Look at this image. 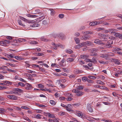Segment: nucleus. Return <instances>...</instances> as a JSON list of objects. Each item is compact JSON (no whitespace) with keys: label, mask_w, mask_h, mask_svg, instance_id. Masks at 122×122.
I'll return each instance as SVG.
<instances>
[{"label":"nucleus","mask_w":122,"mask_h":122,"mask_svg":"<svg viewBox=\"0 0 122 122\" xmlns=\"http://www.w3.org/2000/svg\"><path fill=\"white\" fill-rule=\"evenodd\" d=\"M83 67L85 68V69L86 70H88V69L92 70L93 69V67H89L87 65H83Z\"/></svg>","instance_id":"17"},{"label":"nucleus","mask_w":122,"mask_h":122,"mask_svg":"<svg viewBox=\"0 0 122 122\" xmlns=\"http://www.w3.org/2000/svg\"><path fill=\"white\" fill-rule=\"evenodd\" d=\"M98 22L97 21H94L90 23L89 25L91 26H94L97 24Z\"/></svg>","instance_id":"22"},{"label":"nucleus","mask_w":122,"mask_h":122,"mask_svg":"<svg viewBox=\"0 0 122 122\" xmlns=\"http://www.w3.org/2000/svg\"><path fill=\"white\" fill-rule=\"evenodd\" d=\"M66 53L69 54L72 53L73 52V51L71 50L70 49H66Z\"/></svg>","instance_id":"31"},{"label":"nucleus","mask_w":122,"mask_h":122,"mask_svg":"<svg viewBox=\"0 0 122 122\" xmlns=\"http://www.w3.org/2000/svg\"><path fill=\"white\" fill-rule=\"evenodd\" d=\"M114 50L115 51H120L121 50V49L120 48H119L118 47H115L113 48Z\"/></svg>","instance_id":"44"},{"label":"nucleus","mask_w":122,"mask_h":122,"mask_svg":"<svg viewBox=\"0 0 122 122\" xmlns=\"http://www.w3.org/2000/svg\"><path fill=\"white\" fill-rule=\"evenodd\" d=\"M64 17V15L63 14H61L59 15V17L61 18H63Z\"/></svg>","instance_id":"51"},{"label":"nucleus","mask_w":122,"mask_h":122,"mask_svg":"<svg viewBox=\"0 0 122 122\" xmlns=\"http://www.w3.org/2000/svg\"><path fill=\"white\" fill-rule=\"evenodd\" d=\"M113 43V41L112 40L108 41L106 44L105 47L107 48H111L112 46L111 45Z\"/></svg>","instance_id":"3"},{"label":"nucleus","mask_w":122,"mask_h":122,"mask_svg":"<svg viewBox=\"0 0 122 122\" xmlns=\"http://www.w3.org/2000/svg\"><path fill=\"white\" fill-rule=\"evenodd\" d=\"M8 64L9 65L11 66L15 67V65L14 64L10 63H8Z\"/></svg>","instance_id":"60"},{"label":"nucleus","mask_w":122,"mask_h":122,"mask_svg":"<svg viewBox=\"0 0 122 122\" xmlns=\"http://www.w3.org/2000/svg\"><path fill=\"white\" fill-rule=\"evenodd\" d=\"M41 39L42 41H48V40L47 39L44 37H42L41 38Z\"/></svg>","instance_id":"36"},{"label":"nucleus","mask_w":122,"mask_h":122,"mask_svg":"<svg viewBox=\"0 0 122 122\" xmlns=\"http://www.w3.org/2000/svg\"><path fill=\"white\" fill-rule=\"evenodd\" d=\"M66 113L64 112H59V114L60 116H63L66 114Z\"/></svg>","instance_id":"38"},{"label":"nucleus","mask_w":122,"mask_h":122,"mask_svg":"<svg viewBox=\"0 0 122 122\" xmlns=\"http://www.w3.org/2000/svg\"><path fill=\"white\" fill-rule=\"evenodd\" d=\"M74 40L77 44H78L80 42V41L79 38L77 37H75Z\"/></svg>","instance_id":"29"},{"label":"nucleus","mask_w":122,"mask_h":122,"mask_svg":"<svg viewBox=\"0 0 122 122\" xmlns=\"http://www.w3.org/2000/svg\"><path fill=\"white\" fill-rule=\"evenodd\" d=\"M83 89V87L82 86H80L77 87L76 89L72 90V92H75L76 91V90H80Z\"/></svg>","instance_id":"14"},{"label":"nucleus","mask_w":122,"mask_h":122,"mask_svg":"<svg viewBox=\"0 0 122 122\" xmlns=\"http://www.w3.org/2000/svg\"><path fill=\"white\" fill-rule=\"evenodd\" d=\"M98 87L100 89H104L106 90H107V87L104 86H101L99 85L98 86Z\"/></svg>","instance_id":"25"},{"label":"nucleus","mask_w":122,"mask_h":122,"mask_svg":"<svg viewBox=\"0 0 122 122\" xmlns=\"http://www.w3.org/2000/svg\"><path fill=\"white\" fill-rule=\"evenodd\" d=\"M87 45L89 46H92L93 45L92 42L89 41H87Z\"/></svg>","instance_id":"37"},{"label":"nucleus","mask_w":122,"mask_h":122,"mask_svg":"<svg viewBox=\"0 0 122 122\" xmlns=\"http://www.w3.org/2000/svg\"><path fill=\"white\" fill-rule=\"evenodd\" d=\"M20 19L22 20H24L25 21H26L27 20L24 17H20Z\"/></svg>","instance_id":"59"},{"label":"nucleus","mask_w":122,"mask_h":122,"mask_svg":"<svg viewBox=\"0 0 122 122\" xmlns=\"http://www.w3.org/2000/svg\"><path fill=\"white\" fill-rule=\"evenodd\" d=\"M18 84L21 86H25V85L23 83H22V82H19L18 83Z\"/></svg>","instance_id":"50"},{"label":"nucleus","mask_w":122,"mask_h":122,"mask_svg":"<svg viewBox=\"0 0 122 122\" xmlns=\"http://www.w3.org/2000/svg\"><path fill=\"white\" fill-rule=\"evenodd\" d=\"M52 45L54 46L55 47H53L52 48V49L55 50H56L57 49V46H60L61 45L60 44H57L54 43H52Z\"/></svg>","instance_id":"11"},{"label":"nucleus","mask_w":122,"mask_h":122,"mask_svg":"<svg viewBox=\"0 0 122 122\" xmlns=\"http://www.w3.org/2000/svg\"><path fill=\"white\" fill-rule=\"evenodd\" d=\"M96 83L97 84H101L102 85H104L105 84V83H104L100 80H96Z\"/></svg>","instance_id":"18"},{"label":"nucleus","mask_w":122,"mask_h":122,"mask_svg":"<svg viewBox=\"0 0 122 122\" xmlns=\"http://www.w3.org/2000/svg\"><path fill=\"white\" fill-rule=\"evenodd\" d=\"M67 107H66V110H67V111L70 112L72 110L70 108H69L71 106V104H67Z\"/></svg>","instance_id":"20"},{"label":"nucleus","mask_w":122,"mask_h":122,"mask_svg":"<svg viewBox=\"0 0 122 122\" xmlns=\"http://www.w3.org/2000/svg\"><path fill=\"white\" fill-rule=\"evenodd\" d=\"M42 116V115L39 114H38L35 116V118L37 119H40L41 118V117Z\"/></svg>","instance_id":"34"},{"label":"nucleus","mask_w":122,"mask_h":122,"mask_svg":"<svg viewBox=\"0 0 122 122\" xmlns=\"http://www.w3.org/2000/svg\"><path fill=\"white\" fill-rule=\"evenodd\" d=\"M7 71H9L10 72H12L13 73H15V71L14 70H12L11 69H7Z\"/></svg>","instance_id":"47"},{"label":"nucleus","mask_w":122,"mask_h":122,"mask_svg":"<svg viewBox=\"0 0 122 122\" xmlns=\"http://www.w3.org/2000/svg\"><path fill=\"white\" fill-rule=\"evenodd\" d=\"M72 98L71 97H68L66 98V100L68 101H71L72 100Z\"/></svg>","instance_id":"64"},{"label":"nucleus","mask_w":122,"mask_h":122,"mask_svg":"<svg viewBox=\"0 0 122 122\" xmlns=\"http://www.w3.org/2000/svg\"><path fill=\"white\" fill-rule=\"evenodd\" d=\"M36 12L37 13H39V14H40L41 15H42V13L41 12H40V10H36Z\"/></svg>","instance_id":"55"},{"label":"nucleus","mask_w":122,"mask_h":122,"mask_svg":"<svg viewBox=\"0 0 122 122\" xmlns=\"http://www.w3.org/2000/svg\"><path fill=\"white\" fill-rule=\"evenodd\" d=\"M115 36L118 37L120 39H122V33H117L115 34Z\"/></svg>","instance_id":"15"},{"label":"nucleus","mask_w":122,"mask_h":122,"mask_svg":"<svg viewBox=\"0 0 122 122\" xmlns=\"http://www.w3.org/2000/svg\"><path fill=\"white\" fill-rule=\"evenodd\" d=\"M45 17V15H43L40 17L38 18V20L39 21H41L42 20L44 19Z\"/></svg>","instance_id":"27"},{"label":"nucleus","mask_w":122,"mask_h":122,"mask_svg":"<svg viewBox=\"0 0 122 122\" xmlns=\"http://www.w3.org/2000/svg\"><path fill=\"white\" fill-rule=\"evenodd\" d=\"M30 43L33 44H36L37 43V42L36 41H31Z\"/></svg>","instance_id":"62"},{"label":"nucleus","mask_w":122,"mask_h":122,"mask_svg":"<svg viewBox=\"0 0 122 122\" xmlns=\"http://www.w3.org/2000/svg\"><path fill=\"white\" fill-rule=\"evenodd\" d=\"M19 24L21 25L22 27L25 26V25L23 24L22 23L21 21L20 20H19L18 21Z\"/></svg>","instance_id":"39"},{"label":"nucleus","mask_w":122,"mask_h":122,"mask_svg":"<svg viewBox=\"0 0 122 122\" xmlns=\"http://www.w3.org/2000/svg\"><path fill=\"white\" fill-rule=\"evenodd\" d=\"M81 72V71L77 69H75L74 71V72L75 74L80 73Z\"/></svg>","instance_id":"24"},{"label":"nucleus","mask_w":122,"mask_h":122,"mask_svg":"<svg viewBox=\"0 0 122 122\" xmlns=\"http://www.w3.org/2000/svg\"><path fill=\"white\" fill-rule=\"evenodd\" d=\"M38 88H43L44 87V86L41 84H39L38 85Z\"/></svg>","instance_id":"49"},{"label":"nucleus","mask_w":122,"mask_h":122,"mask_svg":"<svg viewBox=\"0 0 122 122\" xmlns=\"http://www.w3.org/2000/svg\"><path fill=\"white\" fill-rule=\"evenodd\" d=\"M89 57V55L87 54H83L81 55L80 56V58L82 59H84Z\"/></svg>","instance_id":"16"},{"label":"nucleus","mask_w":122,"mask_h":122,"mask_svg":"<svg viewBox=\"0 0 122 122\" xmlns=\"http://www.w3.org/2000/svg\"><path fill=\"white\" fill-rule=\"evenodd\" d=\"M89 78L90 79L93 80H95L97 78L95 76H89Z\"/></svg>","instance_id":"42"},{"label":"nucleus","mask_w":122,"mask_h":122,"mask_svg":"<svg viewBox=\"0 0 122 122\" xmlns=\"http://www.w3.org/2000/svg\"><path fill=\"white\" fill-rule=\"evenodd\" d=\"M90 36L89 35H85L82 36L81 38V40H87L90 38Z\"/></svg>","instance_id":"10"},{"label":"nucleus","mask_w":122,"mask_h":122,"mask_svg":"<svg viewBox=\"0 0 122 122\" xmlns=\"http://www.w3.org/2000/svg\"><path fill=\"white\" fill-rule=\"evenodd\" d=\"M75 47L76 49H79L81 48L79 44L76 46Z\"/></svg>","instance_id":"61"},{"label":"nucleus","mask_w":122,"mask_h":122,"mask_svg":"<svg viewBox=\"0 0 122 122\" xmlns=\"http://www.w3.org/2000/svg\"><path fill=\"white\" fill-rule=\"evenodd\" d=\"M10 43V41L7 40H4L3 41H0V45L7 46Z\"/></svg>","instance_id":"2"},{"label":"nucleus","mask_w":122,"mask_h":122,"mask_svg":"<svg viewBox=\"0 0 122 122\" xmlns=\"http://www.w3.org/2000/svg\"><path fill=\"white\" fill-rule=\"evenodd\" d=\"M73 92L76 93V95L78 96H81L83 95V92L81 91L80 90H76V91Z\"/></svg>","instance_id":"5"},{"label":"nucleus","mask_w":122,"mask_h":122,"mask_svg":"<svg viewBox=\"0 0 122 122\" xmlns=\"http://www.w3.org/2000/svg\"><path fill=\"white\" fill-rule=\"evenodd\" d=\"M76 115L79 117H80L82 116V114L80 112H78L76 113Z\"/></svg>","instance_id":"40"},{"label":"nucleus","mask_w":122,"mask_h":122,"mask_svg":"<svg viewBox=\"0 0 122 122\" xmlns=\"http://www.w3.org/2000/svg\"><path fill=\"white\" fill-rule=\"evenodd\" d=\"M40 90L43 91H50V90H49V89L46 88H45L44 89H40Z\"/></svg>","instance_id":"43"},{"label":"nucleus","mask_w":122,"mask_h":122,"mask_svg":"<svg viewBox=\"0 0 122 122\" xmlns=\"http://www.w3.org/2000/svg\"><path fill=\"white\" fill-rule=\"evenodd\" d=\"M111 61L116 64L119 65L120 64L119 61L117 59H112Z\"/></svg>","instance_id":"9"},{"label":"nucleus","mask_w":122,"mask_h":122,"mask_svg":"<svg viewBox=\"0 0 122 122\" xmlns=\"http://www.w3.org/2000/svg\"><path fill=\"white\" fill-rule=\"evenodd\" d=\"M85 29V27L84 26H81L79 28V30H84Z\"/></svg>","instance_id":"52"},{"label":"nucleus","mask_w":122,"mask_h":122,"mask_svg":"<svg viewBox=\"0 0 122 122\" xmlns=\"http://www.w3.org/2000/svg\"><path fill=\"white\" fill-rule=\"evenodd\" d=\"M7 88V87L6 86H0V90H3Z\"/></svg>","instance_id":"58"},{"label":"nucleus","mask_w":122,"mask_h":122,"mask_svg":"<svg viewBox=\"0 0 122 122\" xmlns=\"http://www.w3.org/2000/svg\"><path fill=\"white\" fill-rule=\"evenodd\" d=\"M86 62H90L92 63V59H86Z\"/></svg>","instance_id":"57"},{"label":"nucleus","mask_w":122,"mask_h":122,"mask_svg":"<svg viewBox=\"0 0 122 122\" xmlns=\"http://www.w3.org/2000/svg\"><path fill=\"white\" fill-rule=\"evenodd\" d=\"M14 58L18 60H21V58L19 56H14Z\"/></svg>","instance_id":"45"},{"label":"nucleus","mask_w":122,"mask_h":122,"mask_svg":"<svg viewBox=\"0 0 122 122\" xmlns=\"http://www.w3.org/2000/svg\"><path fill=\"white\" fill-rule=\"evenodd\" d=\"M87 81L88 83H93V81L91 79H87Z\"/></svg>","instance_id":"53"},{"label":"nucleus","mask_w":122,"mask_h":122,"mask_svg":"<svg viewBox=\"0 0 122 122\" xmlns=\"http://www.w3.org/2000/svg\"><path fill=\"white\" fill-rule=\"evenodd\" d=\"M109 32V33H114L115 32L114 31V29H108Z\"/></svg>","instance_id":"35"},{"label":"nucleus","mask_w":122,"mask_h":122,"mask_svg":"<svg viewBox=\"0 0 122 122\" xmlns=\"http://www.w3.org/2000/svg\"><path fill=\"white\" fill-rule=\"evenodd\" d=\"M50 102L51 104L53 105H55L56 103V102L55 101L53 100H50Z\"/></svg>","instance_id":"28"},{"label":"nucleus","mask_w":122,"mask_h":122,"mask_svg":"<svg viewBox=\"0 0 122 122\" xmlns=\"http://www.w3.org/2000/svg\"><path fill=\"white\" fill-rule=\"evenodd\" d=\"M16 92H15V94H18V93H22L23 92L22 89L18 88H16Z\"/></svg>","instance_id":"12"},{"label":"nucleus","mask_w":122,"mask_h":122,"mask_svg":"<svg viewBox=\"0 0 122 122\" xmlns=\"http://www.w3.org/2000/svg\"><path fill=\"white\" fill-rule=\"evenodd\" d=\"M5 111V110L4 109L0 108V113H2V114H3L4 113V112Z\"/></svg>","instance_id":"41"},{"label":"nucleus","mask_w":122,"mask_h":122,"mask_svg":"<svg viewBox=\"0 0 122 122\" xmlns=\"http://www.w3.org/2000/svg\"><path fill=\"white\" fill-rule=\"evenodd\" d=\"M74 59L73 58H68L66 59V61L67 62H70L73 61L74 60Z\"/></svg>","instance_id":"19"},{"label":"nucleus","mask_w":122,"mask_h":122,"mask_svg":"<svg viewBox=\"0 0 122 122\" xmlns=\"http://www.w3.org/2000/svg\"><path fill=\"white\" fill-rule=\"evenodd\" d=\"M87 109L90 112H92L93 110L91 107V105L89 104H88L87 105Z\"/></svg>","instance_id":"13"},{"label":"nucleus","mask_w":122,"mask_h":122,"mask_svg":"<svg viewBox=\"0 0 122 122\" xmlns=\"http://www.w3.org/2000/svg\"><path fill=\"white\" fill-rule=\"evenodd\" d=\"M87 78L86 77H83L82 78V80L83 81H87Z\"/></svg>","instance_id":"46"},{"label":"nucleus","mask_w":122,"mask_h":122,"mask_svg":"<svg viewBox=\"0 0 122 122\" xmlns=\"http://www.w3.org/2000/svg\"><path fill=\"white\" fill-rule=\"evenodd\" d=\"M48 116L49 117L51 118H55V116L52 114H51L50 113H48Z\"/></svg>","instance_id":"30"},{"label":"nucleus","mask_w":122,"mask_h":122,"mask_svg":"<svg viewBox=\"0 0 122 122\" xmlns=\"http://www.w3.org/2000/svg\"><path fill=\"white\" fill-rule=\"evenodd\" d=\"M98 62L100 63L103 64H107L109 63L108 62V61L106 62H105L102 60L99 61H98Z\"/></svg>","instance_id":"26"},{"label":"nucleus","mask_w":122,"mask_h":122,"mask_svg":"<svg viewBox=\"0 0 122 122\" xmlns=\"http://www.w3.org/2000/svg\"><path fill=\"white\" fill-rule=\"evenodd\" d=\"M52 36L54 38H56L57 37H58L59 38H60L61 39L63 40L64 39L62 37H64V35L62 33H59L57 34H54L52 35Z\"/></svg>","instance_id":"1"},{"label":"nucleus","mask_w":122,"mask_h":122,"mask_svg":"<svg viewBox=\"0 0 122 122\" xmlns=\"http://www.w3.org/2000/svg\"><path fill=\"white\" fill-rule=\"evenodd\" d=\"M25 86H26L25 87V89L27 90L31 89L33 88L31 84L28 83H25Z\"/></svg>","instance_id":"6"},{"label":"nucleus","mask_w":122,"mask_h":122,"mask_svg":"<svg viewBox=\"0 0 122 122\" xmlns=\"http://www.w3.org/2000/svg\"><path fill=\"white\" fill-rule=\"evenodd\" d=\"M49 10H50L51 12V15L52 16H54L55 14V11L52 9H50Z\"/></svg>","instance_id":"23"},{"label":"nucleus","mask_w":122,"mask_h":122,"mask_svg":"<svg viewBox=\"0 0 122 122\" xmlns=\"http://www.w3.org/2000/svg\"><path fill=\"white\" fill-rule=\"evenodd\" d=\"M7 97L8 98L14 100H16L17 99V97L13 95H7Z\"/></svg>","instance_id":"4"},{"label":"nucleus","mask_w":122,"mask_h":122,"mask_svg":"<svg viewBox=\"0 0 122 122\" xmlns=\"http://www.w3.org/2000/svg\"><path fill=\"white\" fill-rule=\"evenodd\" d=\"M39 25L40 24L39 23H35L33 24L32 25H30V26L32 27H38Z\"/></svg>","instance_id":"32"},{"label":"nucleus","mask_w":122,"mask_h":122,"mask_svg":"<svg viewBox=\"0 0 122 122\" xmlns=\"http://www.w3.org/2000/svg\"><path fill=\"white\" fill-rule=\"evenodd\" d=\"M21 108L24 109L26 110H28L29 109V108L26 106H22L21 107Z\"/></svg>","instance_id":"56"},{"label":"nucleus","mask_w":122,"mask_h":122,"mask_svg":"<svg viewBox=\"0 0 122 122\" xmlns=\"http://www.w3.org/2000/svg\"><path fill=\"white\" fill-rule=\"evenodd\" d=\"M24 75L26 76H27V77H28V79L30 80H31V81H33L34 80V79L32 78V75H31L29 74L28 73H25L24 74Z\"/></svg>","instance_id":"8"},{"label":"nucleus","mask_w":122,"mask_h":122,"mask_svg":"<svg viewBox=\"0 0 122 122\" xmlns=\"http://www.w3.org/2000/svg\"><path fill=\"white\" fill-rule=\"evenodd\" d=\"M94 42L97 44L101 45L104 44V43L102 41L99 39H96L95 40Z\"/></svg>","instance_id":"7"},{"label":"nucleus","mask_w":122,"mask_h":122,"mask_svg":"<svg viewBox=\"0 0 122 122\" xmlns=\"http://www.w3.org/2000/svg\"><path fill=\"white\" fill-rule=\"evenodd\" d=\"M33 49L35 50V51L39 52L41 51V49L39 48H37L35 49Z\"/></svg>","instance_id":"63"},{"label":"nucleus","mask_w":122,"mask_h":122,"mask_svg":"<svg viewBox=\"0 0 122 122\" xmlns=\"http://www.w3.org/2000/svg\"><path fill=\"white\" fill-rule=\"evenodd\" d=\"M36 54L37 56H42L43 55L42 53L39 52H37L36 53Z\"/></svg>","instance_id":"48"},{"label":"nucleus","mask_w":122,"mask_h":122,"mask_svg":"<svg viewBox=\"0 0 122 122\" xmlns=\"http://www.w3.org/2000/svg\"><path fill=\"white\" fill-rule=\"evenodd\" d=\"M101 105L100 102H98L96 105L97 107H100L101 106Z\"/></svg>","instance_id":"54"},{"label":"nucleus","mask_w":122,"mask_h":122,"mask_svg":"<svg viewBox=\"0 0 122 122\" xmlns=\"http://www.w3.org/2000/svg\"><path fill=\"white\" fill-rule=\"evenodd\" d=\"M91 50L92 52V53H94L97 51V49L95 48H93Z\"/></svg>","instance_id":"33"},{"label":"nucleus","mask_w":122,"mask_h":122,"mask_svg":"<svg viewBox=\"0 0 122 122\" xmlns=\"http://www.w3.org/2000/svg\"><path fill=\"white\" fill-rule=\"evenodd\" d=\"M105 36V35L102 34H99L98 36V37L101 39H103V37Z\"/></svg>","instance_id":"21"}]
</instances>
